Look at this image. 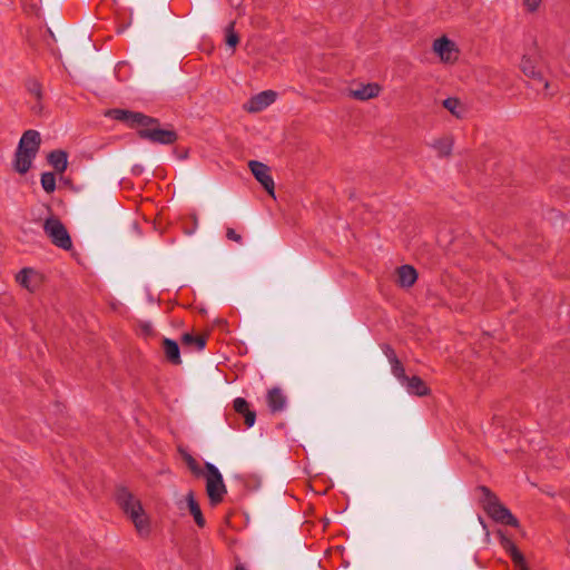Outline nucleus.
I'll return each mask as SVG.
<instances>
[{"instance_id": "f257e3e1", "label": "nucleus", "mask_w": 570, "mask_h": 570, "mask_svg": "<svg viewBox=\"0 0 570 570\" xmlns=\"http://www.w3.org/2000/svg\"><path fill=\"white\" fill-rule=\"evenodd\" d=\"M41 145L40 132L35 129L26 130L14 153L13 168L17 173L24 175L32 166Z\"/></svg>"}, {"instance_id": "f03ea898", "label": "nucleus", "mask_w": 570, "mask_h": 570, "mask_svg": "<svg viewBox=\"0 0 570 570\" xmlns=\"http://www.w3.org/2000/svg\"><path fill=\"white\" fill-rule=\"evenodd\" d=\"M116 501L124 513L132 521L140 534H148L150 530L148 518L142 504L127 488L116 490Z\"/></svg>"}, {"instance_id": "7ed1b4c3", "label": "nucleus", "mask_w": 570, "mask_h": 570, "mask_svg": "<svg viewBox=\"0 0 570 570\" xmlns=\"http://www.w3.org/2000/svg\"><path fill=\"white\" fill-rule=\"evenodd\" d=\"M479 491L482 493L483 507L487 513L495 521L502 524L519 527L518 519L505 508L488 487H479Z\"/></svg>"}, {"instance_id": "20e7f679", "label": "nucleus", "mask_w": 570, "mask_h": 570, "mask_svg": "<svg viewBox=\"0 0 570 570\" xmlns=\"http://www.w3.org/2000/svg\"><path fill=\"white\" fill-rule=\"evenodd\" d=\"M520 69L523 75L531 80L533 88L537 90L541 89L546 96L554 95V90H551V83L541 70L540 58L538 56L523 55L520 62Z\"/></svg>"}, {"instance_id": "39448f33", "label": "nucleus", "mask_w": 570, "mask_h": 570, "mask_svg": "<svg viewBox=\"0 0 570 570\" xmlns=\"http://www.w3.org/2000/svg\"><path fill=\"white\" fill-rule=\"evenodd\" d=\"M206 473V492L212 505H217L224 500L226 494V485L219 470L209 462L205 463Z\"/></svg>"}, {"instance_id": "423d86ee", "label": "nucleus", "mask_w": 570, "mask_h": 570, "mask_svg": "<svg viewBox=\"0 0 570 570\" xmlns=\"http://www.w3.org/2000/svg\"><path fill=\"white\" fill-rule=\"evenodd\" d=\"M43 230L53 245L65 250L71 249V237L59 218L53 216L47 218L43 224Z\"/></svg>"}, {"instance_id": "0eeeda50", "label": "nucleus", "mask_w": 570, "mask_h": 570, "mask_svg": "<svg viewBox=\"0 0 570 570\" xmlns=\"http://www.w3.org/2000/svg\"><path fill=\"white\" fill-rule=\"evenodd\" d=\"M138 136L140 139L148 140L153 144L160 145H173L177 141L178 135L173 129H161L157 128H140L138 130Z\"/></svg>"}, {"instance_id": "6e6552de", "label": "nucleus", "mask_w": 570, "mask_h": 570, "mask_svg": "<svg viewBox=\"0 0 570 570\" xmlns=\"http://www.w3.org/2000/svg\"><path fill=\"white\" fill-rule=\"evenodd\" d=\"M248 167L256 180L274 197L275 184L269 167L258 160H250Z\"/></svg>"}, {"instance_id": "1a4fd4ad", "label": "nucleus", "mask_w": 570, "mask_h": 570, "mask_svg": "<svg viewBox=\"0 0 570 570\" xmlns=\"http://www.w3.org/2000/svg\"><path fill=\"white\" fill-rule=\"evenodd\" d=\"M433 51L443 62H454L459 57V49L454 41L443 36L433 42Z\"/></svg>"}, {"instance_id": "9d476101", "label": "nucleus", "mask_w": 570, "mask_h": 570, "mask_svg": "<svg viewBox=\"0 0 570 570\" xmlns=\"http://www.w3.org/2000/svg\"><path fill=\"white\" fill-rule=\"evenodd\" d=\"M275 98L276 94L273 90L262 91L248 101L247 110L250 112L261 111L273 104Z\"/></svg>"}, {"instance_id": "9b49d317", "label": "nucleus", "mask_w": 570, "mask_h": 570, "mask_svg": "<svg viewBox=\"0 0 570 570\" xmlns=\"http://www.w3.org/2000/svg\"><path fill=\"white\" fill-rule=\"evenodd\" d=\"M16 281L29 292H35L39 285L40 278L33 268L24 267L17 274Z\"/></svg>"}, {"instance_id": "f8f14e48", "label": "nucleus", "mask_w": 570, "mask_h": 570, "mask_svg": "<svg viewBox=\"0 0 570 570\" xmlns=\"http://www.w3.org/2000/svg\"><path fill=\"white\" fill-rule=\"evenodd\" d=\"M268 409L272 413L282 412L286 407V396L279 387L268 390L266 396Z\"/></svg>"}, {"instance_id": "ddd939ff", "label": "nucleus", "mask_w": 570, "mask_h": 570, "mask_svg": "<svg viewBox=\"0 0 570 570\" xmlns=\"http://www.w3.org/2000/svg\"><path fill=\"white\" fill-rule=\"evenodd\" d=\"M236 413L244 416V422L252 428L256 421V413L249 409V403L244 397H236L233 403Z\"/></svg>"}, {"instance_id": "4468645a", "label": "nucleus", "mask_w": 570, "mask_h": 570, "mask_svg": "<svg viewBox=\"0 0 570 570\" xmlns=\"http://www.w3.org/2000/svg\"><path fill=\"white\" fill-rule=\"evenodd\" d=\"M140 112L130 111L125 109H110L106 112L107 116L111 117L115 120H119L126 122L129 127L136 128L137 121Z\"/></svg>"}, {"instance_id": "2eb2a0df", "label": "nucleus", "mask_w": 570, "mask_h": 570, "mask_svg": "<svg viewBox=\"0 0 570 570\" xmlns=\"http://www.w3.org/2000/svg\"><path fill=\"white\" fill-rule=\"evenodd\" d=\"M47 160L57 173L62 174L68 166V154L62 149H56L48 154Z\"/></svg>"}, {"instance_id": "dca6fc26", "label": "nucleus", "mask_w": 570, "mask_h": 570, "mask_svg": "<svg viewBox=\"0 0 570 570\" xmlns=\"http://www.w3.org/2000/svg\"><path fill=\"white\" fill-rule=\"evenodd\" d=\"M417 279L416 269L411 265H402L397 268V283L402 287H411Z\"/></svg>"}, {"instance_id": "f3484780", "label": "nucleus", "mask_w": 570, "mask_h": 570, "mask_svg": "<svg viewBox=\"0 0 570 570\" xmlns=\"http://www.w3.org/2000/svg\"><path fill=\"white\" fill-rule=\"evenodd\" d=\"M163 348L167 361L173 365L181 364L180 350L176 341L170 338L163 340Z\"/></svg>"}, {"instance_id": "a211bd4d", "label": "nucleus", "mask_w": 570, "mask_h": 570, "mask_svg": "<svg viewBox=\"0 0 570 570\" xmlns=\"http://www.w3.org/2000/svg\"><path fill=\"white\" fill-rule=\"evenodd\" d=\"M402 384L406 386V390L410 394L425 396L430 393V389L426 386L424 381L416 375L412 377L407 376V380H405Z\"/></svg>"}, {"instance_id": "6ab92c4d", "label": "nucleus", "mask_w": 570, "mask_h": 570, "mask_svg": "<svg viewBox=\"0 0 570 570\" xmlns=\"http://www.w3.org/2000/svg\"><path fill=\"white\" fill-rule=\"evenodd\" d=\"M380 94V86L376 83L362 85L360 88L352 90L351 95L357 100H368L377 97Z\"/></svg>"}, {"instance_id": "aec40b11", "label": "nucleus", "mask_w": 570, "mask_h": 570, "mask_svg": "<svg viewBox=\"0 0 570 570\" xmlns=\"http://www.w3.org/2000/svg\"><path fill=\"white\" fill-rule=\"evenodd\" d=\"M186 501H187V504H188L189 512L194 517V520H195L196 524L199 528H204L205 524H206V521H205V518H204L203 512L200 510V507H199L198 502L195 499V495H194L193 491H189L187 493Z\"/></svg>"}, {"instance_id": "412c9836", "label": "nucleus", "mask_w": 570, "mask_h": 570, "mask_svg": "<svg viewBox=\"0 0 570 570\" xmlns=\"http://www.w3.org/2000/svg\"><path fill=\"white\" fill-rule=\"evenodd\" d=\"M181 344L185 347H195V350L202 351L206 345V336L185 333L181 336Z\"/></svg>"}, {"instance_id": "4be33fe9", "label": "nucleus", "mask_w": 570, "mask_h": 570, "mask_svg": "<svg viewBox=\"0 0 570 570\" xmlns=\"http://www.w3.org/2000/svg\"><path fill=\"white\" fill-rule=\"evenodd\" d=\"M432 147L438 151L439 156L448 157L452 153L453 139L451 137H442L436 139Z\"/></svg>"}, {"instance_id": "5701e85b", "label": "nucleus", "mask_w": 570, "mask_h": 570, "mask_svg": "<svg viewBox=\"0 0 570 570\" xmlns=\"http://www.w3.org/2000/svg\"><path fill=\"white\" fill-rule=\"evenodd\" d=\"M225 41L233 49L239 43V37L235 31V21H230L225 28Z\"/></svg>"}, {"instance_id": "b1692460", "label": "nucleus", "mask_w": 570, "mask_h": 570, "mask_svg": "<svg viewBox=\"0 0 570 570\" xmlns=\"http://www.w3.org/2000/svg\"><path fill=\"white\" fill-rule=\"evenodd\" d=\"M27 91L36 99L41 101L43 98L42 86L37 79H29L26 82Z\"/></svg>"}, {"instance_id": "393cba45", "label": "nucleus", "mask_w": 570, "mask_h": 570, "mask_svg": "<svg viewBox=\"0 0 570 570\" xmlns=\"http://www.w3.org/2000/svg\"><path fill=\"white\" fill-rule=\"evenodd\" d=\"M41 186L43 190L48 194H51L56 190V177L52 173H43L41 175Z\"/></svg>"}, {"instance_id": "a878e982", "label": "nucleus", "mask_w": 570, "mask_h": 570, "mask_svg": "<svg viewBox=\"0 0 570 570\" xmlns=\"http://www.w3.org/2000/svg\"><path fill=\"white\" fill-rule=\"evenodd\" d=\"M137 127L140 128H157L159 127V120L157 118L147 116L142 112L139 114Z\"/></svg>"}, {"instance_id": "bb28decb", "label": "nucleus", "mask_w": 570, "mask_h": 570, "mask_svg": "<svg viewBox=\"0 0 570 570\" xmlns=\"http://www.w3.org/2000/svg\"><path fill=\"white\" fill-rule=\"evenodd\" d=\"M443 107L445 109H448L455 117H458V118L461 117V114L459 111V109L461 107V101L458 98H452V97L446 98L445 100H443Z\"/></svg>"}, {"instance_id": "cd10ccee", "label": "nucleus", "mask_w": 570, "mask_h": 570, "mask_svg": "<svg viewBox=\"0 0 570 570\" xmlns=\"http://www.w3.org/2000/svg\"><path fill=\"white\" fill-rule=\"evenodd\" d=\"M391 368H392L393 375L401 383H403L405 380H407V375L405 374V370L400 360H394L393 362H391Z\"/></svg>"}, {"instance_id": "c85d7f7f", "label": "nucleus", "mask_w": 570, "mask_h": 570, "mask_svg": "<svg viewBox=\"0 0 570 570\" xmlns=\"http://www.w3.org/2000/svg\"><path fill=\"white\" fill-rule=\"evenodd\" d=\"M184 461L186 462L189 470L197 476L203 474V471L198 464V462L194 459V456L187 452L183 454Z\"/></svg>"}, {"instance_id": "c756f323", "label": "nucleus", "mask_w": 570, "mask_h": 570, "mask_svg": "<svg viewBox=\"0 0 570 570\" xmlns=\"http://www.w3.org/2000/svg\"><path fill=\"white\" fill-rule=\"evenodd\" d=\"M511 559L515 566H518L521 570L529 569L525 563V559L523 554L519 551V549L510 552Z\"/></svg>"}, {"instance_id": "7c9ffc66", "label": "nucleus", "mask_w": 570, "mask_h": 570, "mask_svg": "<svg viewBox=\"0 0 570 570\" xmlns=\"http://www.w3.org/2000/svg\"><path fill=\"white\" fill-rule=\"evenodd\" d=\"M500 537H501L500 543L505 551H508L510 553L518 549L511 539L507 538L504 534H500Z\"/></svg>"}, {"instance_id": "2f4dec72", "label": "nucleus", "mask_w": 570, "mask_h": 570, "mask_svg": "<svg viewBox=\"0 0 570 570\" xmlns=\"http://www.w3.org/2000/svg\"><path fill=\"white\" fill-rule=\"evenodd\" d=\"M542 0H523V4L529 12H534L540 7Z\"/></svg>"}, {"instance_id": "473e14b6", "label": "nucleus", "mask_w": 570, "mask_h": 570, "mask_svg": "<svg viewBox=\"0 0 570 570\" xmlns=\"http://www.w3.org/2000/svg\"><path fill=\"white\" fill-rule=\"evenodd\" d=\"M383 351L386 357L389 358L390 363L393 362L394 360H399L394 350L390 345H383Z\"/></svg>"}, {"instance_id": "72a5a7b5", "label": "nucleus", "mask_w": 570, "mask_h": 570, "mask_svg": "<svg viewBox=\"0 0 570 570\" xmlns=\"http://www.w3.org/2000/svg\"><path fill=\"white\" fill-rule=\"evenodd\" d=\"M226 237L228 239H230V240L236 242V243H240L242 242V236L238 233H236V230L233 229V228H227Z\"/></svg>"}, {"instance_id": "f704fd0d", "label": "nucleus", "mask_w": 570, "mask_h": 570, "mask_svg": "<svg viewBox=\"0 0 570 570\" xmlns=\"http://www.w3.org/2000/svg\"><path fill=\"white\" fill-rule=\"evenodd\" d=\"M31 109L35 114L39 115L42 111L43 106H42L41 101L36 100V102H35V105H32Z\"/></svg>"}, {"instance_id": "c9c22d12", "label": "nucleus", "mask_w": 570, "mask_h": 570, "mask_svg": "<svg viewBox=\"0 0 570 570\" xmlns=\"http://www.w3.org/2000/svg\"><path fill=\"white\" fill-rule=\"evenodd\" d=\"M141 328L147 334L151 333V331H153V326L149 323L142 324Z\"/></svg>"}, {"instance_id": "e433bc0d", "label": "nucleus", "mask_w": 570, "mask_h": 570, "mask_svg": "<svg viewBox=\"0 0 570 570\" xmlns=\"http://www.w3.org/2000/svg\"><path fill=\"white\" fill-rule=\"evenodd\" d=\"M235 570H246L244 564H237Z\"/></svg>"}, {"instance_id": "4c0bfd02", "label": "nucleus", "mask_w": 570, "mask_h": 570, "mask_svg": "<svg viewBox=\"0 0 570 570\" xmlns=\"http://www.w3.org/2000/svg\"><path fill=\"white\" fill-rule=\"evenodd\" d=\"M523 570H529V569H523Z\"/></svg>"}]
</instances>
